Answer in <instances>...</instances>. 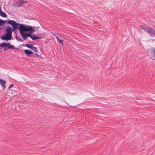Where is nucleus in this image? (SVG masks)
<instances>
[{"label":"nucleus","instance_id":"obj_1","mask_svg":"<svg viewBox=\"0 0 155 155\" xmlns=\"http://www.w3.org/2000/svg\"><path fill=\"white\" fill-rule=\"evenodd\" d=\"M5 31H6V33L5 35L2 36V39L5 41L11 40L12 38V29L10 26H7V28H5Z\"/></svg>","mask_w":155,"mask_h":155},{"label":"nucleus","instance_id":"obj_2","mask_svg":"<svg viewBox=\"0 0 155 155\" xmlns=\"http://www.w3.org/2000/svg\"><path fill=\"white\" fill-rule=\"evenodd\" d=\"M36 28L35 26L32 27L31 26L22 24L19 28V30H21L23 31H30V33L31 34L35 32Z\"/></svg>","mask_w":155,"mask_h":155},{"label":"nucleus","instance_id":"obj_3","mask_svg":"<svg viewBox=\"0 0 155 155\" xmlns=\"http://www.w3.org/2000/svg\"><path fill=\"white\" fill-rule=\"evenodd\" d=\"M6 22L8 24L12 26V30L14 31H15L16 29L18 28L19 30L20 27L21 26V25H22V24H19L14 20H9L6 21Z\"/></svg>","mask_w":155,"mask_h":155},{"label":"nucleus","instance_id":"obj_4","mask_svg":"<svg viewBox=\"0 0 155 155\" xmlns=\"http://www.w3.org/2000/svg\"><path fill=\"white\" fill-rule=\"evenodd\" d=\"M5 47L9 49H14L15 48L14 46L10 44V43H5V42L1 43L0 44V48Z\"/></svg>","mask_w":155,"mask_h":155},{"label":"nucleus","instance_id":"obj_5","mask_svg":"<svg viewBox=\"0 0 155 155\" xmlns=\"http://www.w3.org/2000/svg\"><path fill=\"white\" fill-rule=\"evenodd\" d=\"M19 31L20 35L24 40H26L28 37H30V33H25V32L21 30H19Z\"/></svg>","mask_w":155,"mask_h":155},{"label":"nucleus","instance_id":"obj_6","mask_svg":"<svg viewBox=\"0 0 155 155\" xmlns=\"http://www.w3.org/2000/svg\"><path fill=\"white\" fill-rule=\"evenodd\" d=\"M151 36H155V30L152 28H148L146 31Z\"/></svg>","mask_w":155,"mask_h":155},{"label":"nucleus","instance_id":"obj_7","mask_svg":"<svg viewBox=\"0 0 155 155\" xmlns=\"http://www.w3.org/2000/svg\"><path fill=\"white\" fill-rule=\"evenodd\" d=\"M150 57L152 59L155 60V48H151L150 50Z\"/></svg>","mask_w":155,"mask_h":155},{"label":"nucleus","instance_id":"obj_8","mask_svg":"<svg viewBox=\"0 0 155 155\" xmlns=\"http://www.w3.org/2000/svg\"><path fill=\"white\" fill-rule=\"evenodd\" d=\"M26 2L24 0H19V1L17 2L16 5L18 7H20L22 6L24 3Z\"/></svg>","mask_w":155,"mask_h":155},{"label":"nucleus","instance_id":"obj_9","mask_svg":"<svg viewBox=\"0 0 155 155\" xmlns=\"http://www.w3.org/2000/svg\"><path fill=\"white\" fill-rule=\"evenodd\" d=\"M30 37L33 40H35L38 39H41L40 37L36 36L33 35H32L31 34V33H30Z\"/></svg>","mask_w":155,"mask_h":155},{"label":"nucleus","instance_id":"obj_10","mask_svg":"<svg viewBox=\"0 0 155 155\" xmlns=\"http://www.w3.org/2000/svg\"><path fill=\"white\" fill-rule=\"evenodd\" d=\"M24 52L26 55L28 56H31V54H33L32 51L29 50H25Z\"/></svg>","mask_w":155,"mask_h":155},{"label":"nucleus","instance_id":"obj_11","mask_svg":"<svg viewBox=\"0 0 155 155\" xmlns=\"http://www.w3.org/2000/svg\"><path fill=\"white\" fill-rule=\"evenodd\" d=\"M6 83V81L3 79H0V84L3 88H5Z\"/></svg>","mask_w":155,"mask_h":155},{"label":"nucleus","instance_id":"obj_12","mask_svg":"<svg viewBox=\"0 0 155 155\" xmlns=\"http://www.w3.org/2000/svg\"><path fill=\"white\" fill-rule=\"evenodd\" d=\"M141 28L143 30L145 31L146 32L148 27H145L143 25H141L140 26Z\"/></svg>","mask_w":155,"mask_h":155},{"label":"nucleus","instance_id":"obj_13","mask_svg":"<svg viewBox=\"0 0 155 155\" xmlns=\"http://www.w3.org/2000/svg\"><path fill=\"white\" fill-rule=\"evenodd\" d=\"M0 15L2 17L4 18L6 17L7 16L6 13L5 12L2 11L0 13Z\"/></svg>","mask_w":155,"mask_h":155},{"label":"nucleus","instance_id":"obj_14","mask_svg":"<svg viewBox=\"0 0 155 155\" xmlns=\"http://www.w3.org/2000/svg\"><path fill=\"white\" fill-rule=\"evenodd\" d=\"M25 46L26 47H28L29 48L31 49V47H32V46H33V45H32V44H26L25 45Z\"/></svg>","mask_w":155,"mask_h":155},{"label":"nucleus","instance_id":"obj_15","mask_svg":"<svg viewBox=\"0 0 155 155\" xmlns=\"http://www.w3.org/2000/svg\"><path fill=\"white\" fill-rule=\"evenodd\" d=\"M31 49H32V50L35 51V52L38 51V50H37V48L36 47L33 46H32Z\"/></svg>","mask_w":155,"mask_h":155},{"label":"nucleus","instance_id":"obj_16","mask_svg":"<svg viewBox=\"0 0 155 155\" xmlns=\"http://www.w3.org/2000/svg\"><path fill=\"white\" fill-rule=\"evenodd\" d=\"M6 21H3V20H0V25H2V24H4L5 22L7 23Z\"/></svg>","mask_w":155,"mask_h":155},{"label":"nucleus","instance_id":"obj_17","mask_svg":"<svg viewBox=\"0 0 155 155\" xmlns=\"http://www.w3.org/2000/svg\"><path fill=\"white\" fill-rule=\"evenodd\" d=\"M58 41L59 42V43H61L62 45H63V41L62 40H60V39H59L58 40Z\"/></svg>","mask_w":155,"mask_h":155},{"label":"nucleus","instance_id":"obj_18","mask_svg":"<svg viewBox=\"0 0 155 155\" xmlns=\"http://www.w3.org/2000/svg\"><path fill=\"white\" fill-rule=\"evenodd\" d=\"M13 86V84H11L8 87V89L11 88Z\"/></svg>","mask_w":155,"mask_h":155},{"label":"nucleus","instance_id":"obj_19","mask_svg":"<svg viewBox=\"0 0 155 155\" xmlns=\"http://www.w3.org/2000/svg\"><path fill=\"white\" fill-rule=\"evenodd\" d=\"M20 41L21 42H23V40H22V39L21 38H20L19 39Z\"/></svg>","mask_w":155,"mask_h":155},{"label":"nucleus","instance_id":"obj_20","mask_svg":"<svg viewBox=\"0 0 155 155\" xmlns=\"http://www.w3.org/2000/svg\"><path fill=\"white\" fill-rule=\"evenodd\" d=\"M57 40L58 41L59 39L58 36L56 37Z\"/></svg>","mask_w":155,"mask_h":155},{"label":"nucleus","instance_id":"obj_21","mask_svg":"<svg viewBox=\"0 0 155 155\" xmlns=\"http://www.w3.org/2000/svg\"><path fill=\"white\" fill-rule=\"evenodd\" d=\"M35 55L36 56H39L38 54L37 53V54H35Z\"/></svg>","mask_w":155,"mask_h":155},{"label":"nucleus","instance_id":"obj_22","mask_svg":"<svg viewBox=\"0 0 155 155\" xmlns=\"http://www.w3.org/2000/svg\"><path fill=\"white\" fill-rule=\"evenodd\" d=\"M38 27L37 28V29H38Z\"/></svg>","mask_w":155,"mask_h":155}]
</instances>
